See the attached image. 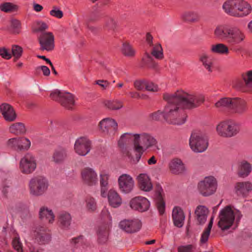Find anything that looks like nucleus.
<instances>
[{"mask_svg":"<svg viewBox=\"0 0 252 252\" xmlns=\"http://www.w3.org/2000/svg\"><path fill=\"white\" fill-rule=\"evenodd\" d=\"M163 97L167 102L163 110V118L168 123L175 125H182L186 121L187 116L183 109L197 108L204 101L202 94L182 90L173 94H164Z\"/></svg>","mask_w":252,"mask_h":252,"instance_id":"1","label":"nucleus"},{"mask_svg":"<svg viewBox=\"0 0 252 252\" xmlns=\"http://www.w3.org/2000/svg\"><path fill=\"white\" fill-rule=\"evenodd\" d=\"M214 35L216 39L226 41L231 45L239 44L245 38L244 33L239 28L224 24L219 25L215 28Z\"/></svg>","mask_w":252,"mask_h":252,"instance_id":"2","label":"nucleus"},{"mask_svg":"<svg viewBox=\"0 0 252 252\" xmlns=\"http://www.w3.org/2000/svg\"><path fill=\"white\" fill-rule=\"evenodd\" d=\"M222 8L227 14L236 17L246 16L252 11L251 5L244 0H228L223 3Z\"/></svg>","mask_w":252,"mask_h":252,"instance_id":"3","label":"nucleus"},{"mask_svg":"<svg viewBox=\"0 0 252 252\" xmlns=\"http://www.w3.org/2000/svg\"><path fill=\"white\" fill-rule=\"evenodd\" d=\"M133 149L136 153L135 158L136 161L140 159L144 150L153 146H156L158 143L156 139L151 134L142 132L140 134L135 133L134 135Z\"/></svg>","mask_w":252,"mask_h":252,"instance_id":"4","label":"nucleus"},{"mask_svg":"<svg viewBox=\"0 0 252 252\" xmlns=\"http://www.w3.org/2000/svg\"><path fill=\"white\" fill-rule=\"evenodd\" d=\"M48 187V180L42 176L33 177L29 183L30 194L35 196L43 195L47 190Z\"/></svg>","mask_w":252,"mask_h":252,"instance_id":"5","label":"nucleus"},{"mask_svg":"<svg viewBox=\"0 0 252 252\" xmlns=\"http://www.w3.org/2000/svg\"><path fill=\"white\" fill-rule=\"evenodd\" d=\"M218 226L224 231L229 229L233 225L235 220L234 211L230 206H227L220 212Z\"/></svg>","mask_w":252,"mask_h":252,"instance_id":"6","label":"nucleus"},{"mask_svg":"<svg viewBox=\"0 0 252 252\" xmlns=\"http://www.w3.org/2000/svg\"><path fill=\"white\" fill-rule=\"evenodd\" d=\"M208 145V139L202 133L199 131L192 132L189 139V146L192 151L196 153L203 152L206 150Z\"/></svg>","mask_w":252,"mask_h":252,"instance_id":"7","label":"nucleus"},{"mask_svg":"<svg viewBox=\"0 0 252 252\" xmlns=\"http://www.w3.org/2000/svg\"><path fill=\"white\" fill-rule=\"evenodd\" d=\"M216 130L220 136L231 137L239 132V127L234 122L226 121L220 123L217 126Z\"/></svg>","mask_w":252,"mask_h":252,"instance_id":"8","label":"nucleus"},{"mask_svg":"<svg viewBox=\"0 0 252 252\" xmlns=\"http://www.w3.org/2000/svg\"><path fill=\"white\" fill-rule=\"evenodd\" d=\"M37 168V160L35 157L31 153L25 154L20 159L19 169L25 174L33 173Z\"/></svg>","mask_w":252,"mask_h":252,"instance_id":"9","label":"nucleus"},{"mask_svg":"<svg viewBox=\"0 0 252 252\" xmlns=\"http://www.w3.org/2000/svg\"><path fill=\"white\" fill-rule=\"evenodd\" d=\"M217 183L216 179L212 176L206 177L198 184L200 193L205 196L213 194L216 190Z\"/></svg>","mask_w":252,"mask_h":252,"instance_id":"10","label":"nucleus"},{"mask_svg":"<svg viewBox=\"0 0 252 252\" xmlns=\"http://www.w3.org/2000/svg\"><path fill=\"white\" fill-rule=\"evenodd\" d=\"M110 175L108 169H102L99 172L100 194L102 197L107 198L110 204V189L109 186Z\"/></svg>","mask_w":252,"mask_h":252,"instance_id":"11","label":"nucleus"},{"mask_svg":"<svg viewBox=\"0 0 252 252\" xmlns=\"http://www.w3.org/2000/svg\"><path fill=\"white\" fill-rule=\"evenodd\" d=\"M40 49L41 51H51L55 48V37L51 32H43L38 38Z\"/></svg>","mask_w":252,"mask_h":252,"instance_id":"12","label":"nucleus"},{"mask_svg":"<svg viewBox=\"0 0 252 252\" xmlns=\"http://www.w3.org/2000/svg\"><path fill=\"white\" fill-rule=\"evenodd\" d=\"M92 142L86 137L78 138L74 143L75 152L80 156H86L91 151Z\"/></svg>","mask_w":252,"mask_h":252,"instance_id":"13","label":"nucleus"},{"mask_svg":"<svg viewBox=\"0 0 252 252\" xmlns=\"http://www.w3.org/2000/svg\"><path fill=\"white\" fill-rule=\"evenodd\" d=\"M81 179L83 182L90 186H94L97 184V173L93 168L86 167L81 172Z\"/></svg>","mask_w":252,"mask_h":252,"instance_id":"14","label":"nucleus"},{"mask_svg":"<svg viewBox=\"0 0 252 252\" xmlns=\"http://www.w3.org/2000/svg\"><path fill=\"white\" fill-rule=\"evenodd\" d=\"M142 226V223L139 220H123L119 223V227L123 230L128 233H135L139 231Z\"/></svg>","mask_w":252,"mask_h":252,"instance_id":"15","label":"nucleus"},{"mask_svg":"<svg viewBox=\"0 0 252 252\" xmlns=\"http://www.w3.org/2000/svg\"><path fill=\"white\" fill-rule=\"evenodd\" d=\"M120 189L125 193H129L133 189L134 182L132 178L126 174H122L118 179Z\"/></svg>","mask_w":252,"mask_h":252,"instance_id":"16","label":"nucleus"},{"mask_svg":"<svg viewBox=\"0 0 252 252\" xmlns=\"http://www.w3.org/2000/svg\"><path fill=\"white\" fill-rule=\"evenodd\" d=\"M129 205L132 209L142 212L148 210L150 207V202L145 197L137 196L130 201Z\"/></svg>","mask_w":252,"mask_h":252,"instance_id":"17","label":"nucleus"},{"mask_svg":"<svg viewBox=\"0 0 252 252\" xmlns=\"http://www.w3.org/2000/svg\"><path fill=\"white\" fill-rule=\"evenodd\" d=\"M0 112L6 122H13L17 118V115L13 108L7 103L0 106Z\"/></svg>","mask_w":252,"mask_h":252,"instance_id":"18","label":"nucleus"},{"mask_svg":"<svg viewBox=\"0 0 252 252\" xmlns=\"http://www.w3.org/2000/svg\"><path fill=\"white\" fill-rule=\"evenodd\" d=\"M247 102L240 98L234 97L231 112L237 115H242L248 111Z\"/></svg>","mask_w":252,"mask_h":252,"instance_id":"19","label":"nucleus"},{"mask_svg":"<svg viewBox=\"0 0 252 252\" xmlns=\"http://www.w3.org/2000/svg\"><path fill=\"white\" fill-rule=\"evenodd\" d=\"M39 219L43 220L52 224L55 221V216L52 210L46 206H42L39 210Z\"/></svg>","mask_w":252,"mask_h":252,"instance_id":"20","label":"nucleus"},{"mask_svg":"<svg viewBox=\"0 0 252 252\" xmlns=\"http://www.w3.org/2000/svg\"><path fill=\"white\" fill-rule=\"evenodd\" d=\"M138 186L140 189L144 191L148 192L153 189V185L149 177L146 174H140L137 177Z\"/></svg>","mask_w":252,"mask_h":252,"instance_id":"21","label":"nucleus"},{"mask_svg":"<svg viewBox=\"0 0 252 252\" xmlns=\"http://www.w3.org/2000/svg\"><path fill=\"white\" fill-rule=\"evenodd\" d=\"M172 218L174 224L179 227H182L184 224L185 216L182 209L179 207H175L172 211Z\"/></svg>","mask_w":252,"mask_h":252,"instance_id":"22","label":"nucleus"},{"mask_svg":"<svg viewBox=\"0 0 252 252\" xmlns=\"http://www.w3.org/2000/svg\"><path fill=\"white\" fill-rule=\"evenodd\" d=\"M35 242L39 244H45L47 243L50 240V235L46 233L45 231L40 228H37L33 232Z\"/></svg>","mask_w":252,"mask_h":252,"instance_id":"23","label":"nucleus"},{"mask_svg":"<svg viewBox=\"0 0 252 252\" xmlns=\"http://www.w3.org/2000/svg\"><path fill=\"white\" fill-rule=\"evenodd\" d=\"M234 97H223L215 103V106L220 110L232 111Z\"/></svg>","mask_w":252,"mask_h":252,"instance_id":"24","label":"nucleus"},{"mask_svg":"<svg viewBox=\"0 0 252 252\" xmlns=\"http://www.w3.org/2000/svg\"><path fill=\"white\" fill-rule=\"evenodd\" d=\"M170 170L172 173L179 174L184 172L186 168L182 161L179 158H174L171 160L169 164Z\"/></svg>","mask_w":252,"mask_h":252,"instance_id":"25","label":"nucleus"},{"mask_svg":"<svg viewBox=\"0 0 252 252\" xmlns=\"http://www.w3.org/2000/svg\"><path fill=\"white\" fill-rule=\"evenodd\" d=\"M235 189L238 195L245 196L252 190V184L249 182H238L236 183Z\"/></svg>","mask_w":252,"mask_h":252,"instance_id":"26","label":"nucleus"},{"mask_svg":"<svg viewBox=\"0 0 252 252\" xmlns=\"http://www.w3.org/2000/svg\"><path fill=\"white\" fill-rule=\"evenodd\" d=\"M75 97L72 94L66 92H63L61 100V104L63 106L67 109H70L75 105Z\"/></svg>","mask_w":252,"mask_h":252,"instance_id":"27","label":"nucleus"},{"mask_svg":"<svg viewBox=\"0 0 252 252\" xmlns=\"http://www.w3.org/2000/svg\"><path fill=\"white\" fill-rule=\"evenodd\" d=\"M162 192V188L160 187H158L155 194V200L157 208L160 215H162L165 211V202L163 199Z\"/></svg>","mask_w":252,"mask_h":252,"instance_id":"28","label":"nucleus"},{"mask_svg":"<svg viewBox=\"0 0 252 252\" xmlns=\"http://www.w3.org/2000/svg\"><path fill=\"white\" fill-rule=\"evenodd\" d=\"M208 214V210L205 206L199 205L197 207L195 214L199 224H202L206 222Z\"/></svg>","mask_w":252,"mask_h":252,"instance_id":"29","label":"nucleus"},{"mask_svg":"<svg viewBox=\"0 0 252 252\" xmlns=\"http://www.w3.org/2000/svg\"><path fill=\"white\" fill-rule=\"evenodd\" d=\"M121 51L125 57L128 58H134L136 54V50L127 41L123 42Z\"/></svg>","mask_w":252,"mask_h":252,"instance_id":"30","label":"nucleus"},{"mask_svg":"<svg viewBox=\"0 0 252 252\" xmlns=\"http://www.w3.org/2000/svg\"><path fill=\"white\" fill-rule=\"evenodd\" d=\"M252 170L251 164L247 161L243 160L238 164V174L241 177H246L250 174Z\"/></svg>","mask_w":252,"mask_h":252,"instance_id":"31","label":"nucleus"},{"mask_svg":"<svg viewBox=\"0 0 252 252\" xmlns=\"http://www.w3.org/2000/svg\"><path fill=\"white\" fill-rule=\"evenodd\" d=\"M59 221L63 229H68L71 222L70 214L66 212H62L59 216Z\"/></svg>","mask_w":252,"mask_h":252,"instance_id":"32","label":"nucleus"},{"mask_svg":"<svg viewBox=\"0 0 252 252\" xmlns=\"http://www.w3.org/2000/svg\"><path fill=\"white\" fill-rule=\"evenodd\" d=\"M9 132L15 135H23L26 133L27 129L22 123H15L9 127Z\"/></svg>","mask_w":252,"mask_h":252,"instance_id":"33","label":"nucleus"},{"mask_svg":"<svg viewBox=\"0 0 252 252\" xmlns=\"http://www.w3.org/2000/svg\"><path fill=\"white\" fill-rule=\"evenodd\" d=\"M67 158L66 151L64 149L56 150L52 156L53 161L57 164H62Z\"/></svg>","mask_w":252,"mask_h":252,"instance_id":"34","label":"nucleus"},{"mask_svg":"<svg viewBox=\"0 0 252 252\" xmlns=\"http://www.w3.org/2000/svg\"><path fill=\"white\" fill-rule=\"evenodd\" d=\"M199 60L201 62L204 67L209 72L213 71V63L209 55L206 53H203L199 55Z\"/></svg>","mask_w":252,"mask_h":252,"instance_id":"35","label":"nucleus"},{"mask_svg":"<svg viewBox=\"0 0 252 252\" xmlns=\"http://www.w3.org/2000/svg\"><path fill=\"white\" fill-rule=\"evenodd\" d=\"M182 18L186 21L195 23L197 22L200 19L197 13L194 11H187L183 13Z\"/></svg>","mask_w":252,"mask_h":252,"instance_id":"36","label":"nucleus"},{"mask_svg":"<svg viewBox=\"0 0 252 252\" xmlns=\"http://www.w3.org/2000/svg\"><path fill=\"white\" fill-rule=\"evenodd\" d=\"M142 61L144 64L150 68L157 69L158 67V63L156 62L153 57L147 52L145 53L143 57Z\"/></svg>","mask_w":252,"mask_h":252,"instance_id":"37","label":"nucleus"},{"mask_svg":"<svg viewBox=\"0 0 252 252\" xmlns=\"http://www.w3.org/2000/svg\"><path fill=\"white\" fill-rule=\"evenodd\" d=\"M214 217H212L207 227L204 230L201 234L200 240V245H203L207 242L209 237L210 234L211 230L212 227L213 223Z\"/></svg>","mask_w":252,"mask_h":252,"instance_id":"38","label":"nucleus"},{"mask_svg":"<svg viewBox=\"0 0 252 252\" xmlns=\"http://www.w3.org/2000/svg\"><path fill=\"white\" fill-rule=\"evenodd\" d=\"M211 51L213 53L221 55L229 53L228 47L223 43H218L212 45Z\"/></svg>","mask_w":252,"mask_h":252,"instance_id":"39","label":"nucleus"},{"mask_svg":"<svg viewBox=\"0 0 252 252\" xmlns=\"http://www.w3.org/2000/svg\"><path fill=\"white\" fill-rule=\"evenodd\" d=\"M19 150L27 151H28L31 146V140L24 136L18 137Z\"/></svg>","mask_w":252,"mask_h":252,"instance_id":"40","label":"nucleus"},{"mask_svg":"<svg viewBox=\"0 0 252 252\" xmlns=\"http://www.w3.org/2000/svg\"><path fill=\"white\" fill-rule=\"evenodd\" d=\"M21 24L20 22L15 19H12L9 21L8 30L14 34H19L21 32Z\"/></svg>","mask_w":252,"mask_h":252,"instance_id":"41","label":"nucleus"},{"mask_svg":"<svg viewBox=\"0 0 252 252\" xmlns=\"http://www.w3.org/2000/svg\"><path fill=\"white\" fill-rule=\"evenodd\" d=\"M122 204V199L119 193L111 190V207L118 208Z\"/></svg>","mask_w":252,"mask_h":252,"instance_id":"42","label":"nucleus"},{"mask_svg":"<svg viewBox=\"0 0 252 252\" xmlns=\"http://www.w3.org/2000/svg\"><path fill=\"white\" fill-rule=\"evenodd\" d=\"M134 134L132 133H125L122 134L118 142V146L121 149H124L126 143L128 142L132 137L134 138Z\"/></svg>","mask_w":252,"mask_h":252,"instance_id":"43","label":"nucleus"},{"mask_svg":"<svg viewBox=\"0 0 252 252\" xmlns=\"http://www.w3.org/2000/svg\"><path fill=\"white\" fill-rule=\"evenodd\" d=\"M151 55L157 60H162L163 58V50L160 44L157 43L154 46Z\"/></svg>","mask_w":252,"mask_h":252,"instance_id":"44","label":"nucleus"},{"mask_svg":"<svg viewBox=\"0 0 252 252\" xmlns=\"http://www.w3.org/2000/svg\"><path fill=\"white\" fill-rule=\"evenodd\" d=\"M241 78L247 87L252 86V69L242 73Z\"/></svg>","mask_w":252,"mask_h":252,"instance_id":"45","label":"nucleus"},{"mask_svg":"<svg viewBox=\"0 0 252 252\" xmlns=\"http://www.w3.org/2000/svg\"><path fill=\"white\" fill-rule=\"evenodd\" d=\"M99 127L101 131L104 133H108L110 128V119L106 118L99 123Z\"/></svg>","mask_w":252,"mask_h":252,"instance_id":"46","label":"nucleus"},{"mask_svg":"<svg viewBox=\"0 0 252 252\" xmlns=\"http://www.w3.org/2000/svg\"><path fill=\"white\" fill-rule=\"evenodd\" d=\"M18 7L17 5L10 3L4 2L0 4V9L5 12H9L17 10Z\"/></svg>","mask_w":252,"mask_h":252,"instance_id":"47","label":"nucleus"},{"mask_svg":"<svg viewBox=\"0 0 252 252\" xmlns=\"http://www.w3.org/2000/svg\"><path fill=\"white\" fill-rule=\"evenodd\" d=\"M12 246L13 248L17 252H23L22 243L20 241L18 235H16L12 240Z\"/></svg>","mask_w":252,"mask_h":252,"instance_id":"48","label":"nucleus"},{"mask_svg":"<svg viewBox=\"0 0 252 252\" xmlns=\"http://www.w3.org/2000/svg\"><path fill=\"white\" fill-rule=\"evenodd\" d=\"M7 146L15 150H19V144L18 137L10 138L6 142Z\"/></svg>","mask_w":252,"mask_h":252,"instance_id":"49","label":"nucleus"},{"mask_svg":"<svg viewBox=\"0 0 252 252\" xmlns=\"http://www.w3.org/2000/svg\"><path fill=\"white\" fill-rule=\"evenodd\" d=\"M50 15L58 19H61L63 15V12L57 6H53L50 11Z\"/></svg>","mask_w":252,"mask_h":252,"instance_id":"50","label":"nucleus"},{"mask_svg":"<svg viewBox=\"0 0 252 252\" xmlns=\"http://www.w3.org/2000/svg\"><path fill=\"white\" fill-rule=\"evenodd\" d=\"M40 71L43 73V74L45 76H48L50 74V70L49 68L45 65H41L36 67L34 68V74H39Z\"/></svg>","mask_w":252,"mask_h":252,"instance_id":"51","label":"nucleus"},{"mask_svg":"<svg viewBox=\"0 0 252 252\" xmlns=\"http://www.w3.org/2000/svg\"><path fill=\"white\" fill-rule=\"evenodd\" d=\"M86 208L90 212H93L96 209V204L95 199L93 198H88L86 201Z\"/></svg>","mask_w":252,"mask_h":252,"instance_id":"52","label":"nucleus"},{"mask_svg":"<svg viewBox=\"0 0 252 252\" xmlns=\"http://www.w3.org/2000/svg\"><path fill=\"white\" fill-rule=\"evenodd\" d=\"M12 53L15 59H18L22 56L23 49L20 46L15 45L12 46Z\"/></svg>","mask_w":252,"mask_h":252,"instance_id":"53","label":"nucleus"},{"mask_svg":"<svg viewBox=\"0 0 252 252\" xmlns=\"http://www.w3.org/2000/svg\"><path fill=\"white\" fill-rule=\"evenodd\" d=\"M63 92H61L58 90H54L51 93L50 96L53 100L57 101L61 103Z\"/></svg>","mask_w":252,"mask_h":252,"instance_id":"54","label":"nucleus"},{"mask_svg":"<svg viewBox=\"0 0 252 252\" xmlns=\"http://www.w3.org/2000/svg\"><path fill=\"white\" fill-rule=\"evenodd\" d=\"M146 81V80H136L134 83V87L139 91H144L145 88Z\"/></svg>","mask_w":252,"mask_h":252,"instance_id":"55","label":"nucleus"},{"mask_svg":"<svg viewBox=\"0 0 252 252\" xmlns=\"http://www.w3.org/2000/svg\"><path fill=\"white\" fill-rule=\"evenodd\" d=\"M145 90L150 92H157L158 91V86L153 82L146 80Z\"/></svg>","mask_w":252,"mask_h":252,"instance_id":"56","label":"nucleus"},{"mask_svg":"<svg viewBox=\"0 0 252 252\" xmlns=\"http://www.w3.org/2000/svg\"><path fill=\"white\" fill-rule=\"evenodd\" d=\"M195 246L193 245H188L186 246H181L178 247V252H191L195 249Z\"/></svg>","mask_w":252,"mask_h":252,"instance_id":"57","label":"nucleus"},{"mask_svg":"<svg viewBox=\"0 0 252 252\" xmlns=\"http://www.w3.org/2000/svg\"><path fill=\"white\" fill-rule=\"evenodd\" d=\"M37 29L36 32H43L48 29L47 24L42 21H38L36 22Z\"/></svg>","mask_w":252,"mask_h":252,"instance_id":"58","label":"nucleus"},{"mask_svg":"<svg viewBox=\"0 0 252 252\" xmlns=\"http://www.w3.org/2000/svg\"><path fill=\"white\" fill-rule=\"evenodd\" d=\"M0 55L5 59H10L11 58L10 53L5 48H0Z\"/></svg>","mask_w":252,"mask_h":252,"instance_id":"59","label":"nucleus"},{"mask_svg":"<svg viewBox=\"0 0 252 252\" xmlns=\"http://www.w3.org/2000/svg\"><path fill=\"white\" fill-rule=\"evenodd\" d=\"M163 111L158 110L150 114V118L153 120H159L160 117H163Z\"/></svg>","mask_w":252,"mask_h":252,"instance_id":"60","label":"nucleus"},{"mask_svg":"<svg viewBox=\"0 0 252 252\" xmlns=\"http://www.w3.org/2000/svg\"><path fill=\"white\" fill-rule=\"evenodd\" d=\"M111 30L113 34H116L120 31V27L118 22L115 20H111Z\"/></svg>","mask_w":252,"mask_h":252,"instance_id":"61","label":"nucleus"},{"mask_svg":"<svg viewBox=\"0 0 252 252\" xmlns=\"http://www.w3.org/2000/svg\"><path fill=\"white\" fill-rule=\"evenodd\" d=\"M101 216L104 220H109L110 219V214L109 210V208L105 206L102 210Z\"/></svg>","mask_w":252,"mask_h":252,"instance_id":"62","label":"nucleus"},{"mask_svg":"<svg viewBox=\"0 0 252 252\" xmlns=\"http://www.w3.org/2000/svg\"><path fill=\"white\" fill-rule=\"evenodd\" d=\"M118 133V124L114 119H111V134L115 135H117Z\"/></svg>","mask_w":252,"mask_h":252,"instance_id":"63","label":"nucleus"},{"mask_svg":"<svg viewBox=\"0 0 252 252\" xmlns=\"http://www.w3.org/2000/svg\"><path fill=\"white\" fill-rule=\"evenodd\" d=\"M123 107L122 102L119 100H113L111 102V110H118Z\"/></svg>","mask_w":252,"mask_h":252,"instance_id":"64","label":"nucleus"}]
</instances>
